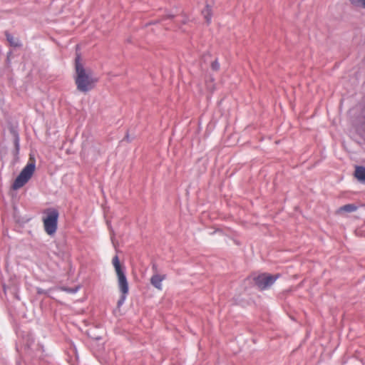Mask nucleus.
<instances>
[{
	"label": "nucleus",
	"instance_id": "7ed1b4c3",
	"mask_svg": "<svg viewBox=\"0 0 365 365\" xmlns=\"http://www.w3.org/2000/svg\"><path fill=\"white\" fill-rule=\"evenodd\" d=\"M46 216L43 219L44 230L48 235H53L57 230L59 213L53 208L46 210Z\"/></svg>",
	"mask_w": 365,
	"mask_h": 365
},
{
	"label": "nucleus",
	"instance_id": "39448f33",
	"mask_svg": "<svg viewBox=\"0 0 365 365\" xmlns=\"http://www.w3.org/2000/svg\"><path fill=\"white\" fill-rule=\"evenodd\" d=\"M278 275H272L267 273H263L255 278V282L256 285L260 289H266L269 288L271 285H272L277 279L278 278Z\"/></svg>",
	"mask_w": 365,
	"mask_h": 365
},
{
	"label": "nucleus",
	"instance_id": "f03ea898",
	"mask_svg": "<svg viewBox=\"0 0 365 365\" xmlns=\"http://www.w3.org/2000/svg\"><path fill=\"white\" fill-rule=\"evenodd\" d=\"M112 264L115 269L118 279V288L121 292V296L118 301V306L120 307L125 302L129 291L128 282L125 275V267L120 264L118 255L113 257Z\"/></svg>",
	"mask_w": 365,
	"mask_h": 365
},
{
	"label": "nucleus",
	"instance_id": "4468645a",
	"mask_svg": "<svg viewBox=\"0 0 365 365\" xmlns=\"http://www.w3.org/2000/svg\"><path fill=\"white\" fill-rule=\"evenodd\" d=\"M78 289H79L78 287H76V288H67L65 290L69 293L74 294V293L77 292Z\"/></svg>",
	"mask_w": 365,
	"mask_h": 365
},
{
	"label": "nucleus",
	"instance_id": "6e6552de",
	"mask_svg": "<svg viewBox=\"0 0 365 365\" xmlns=\"http://www.w3.org/2000/svg\"><path fill=\"white\" fill-rule=\"evenodd\" d=\"M357 210V207L354 204H347L339 208L338 212H353Z\"/></svg>",
	"mask_w": 365,
	"mask_h": 365
},
{
	"label": "nucleus",
	"instance_id": "f8f14e48",
	"mask_svg": "<svg viewBox=\"0 0 365 365\" xmlns=\"http://www.w3.org/2000/svg\"><path fill=\"white\" fill-rule=\"evenodd\" d=\"M211 67L213 70L217 71L220 68V63L217 60L212 63Z\"/></svg>",
	"mask_w": 365,
	"mask_h": 365
},
{
	"label": "nucleus",
	"instance_id": "9d476101",
	"mask_svg": "<svg viewBox=\"0 0 365 365\" xmlns=\"http://www.w3.org/2000/svg\"><path fill=\"white\" fill-rule=\"evenodd\" d=\"M6 39L10 43L11 46H19L20 44L18 42V40H16L15 38L10 34H6Z\"/></svg>",
	"mask_w": 365,
	"mask_h": 365
},
{
	"label": "nucleus",
	"instance_id": "1a4fd4ad",
	"mask_svg": "<svg viewBox=\"0 0 365 365\" xmlns=\"http://www.w3.org/2000/svg\"><path fill=\"white\" fill-rule=\"evenodd\" d=\"M202 14L206 20L207 24L211 22L212 14H211V8L207 5L204 10L202 11Z\"/></svg>",
	"mask_w": 365,
	"mask_h": 365
},
{
	"label": "nucleus",
	"instance_id": "20e7f679",
	"mask_svg": "<svg viewBox=\"0 0 365 365\" xmlns=\"http://www.w3.org/2000/svg\"><path fill=\"white\" fill-rule=\"evenodd\" d=\"M35 168L36 165L34 163H28L14 180L13 184L14 189L16 190L23 187L31 178Z\"/></svg>",
	"mask_w": 365,
	"mask_h": 365
},
{
	"label": "nucleus",
	"instance_id": "0eeeda50",
	"mask_svg": "<svg viewBox=\"0 0 365 365\" xmlns=\"http://www.w3.org/2000/svg\"><path fill=\"white\" fill-rule=\"evenodd\" d=\"M354 177L359 182L365 185V167L359 165L356 166Z\"/></svg>",
	"mask_w": 365,
	"mask_h": 365
},
{
	"label": "nucleus",
	"instance_id": "423d86ee",
	"mask_svg": "<svg viewBox=\"0 0 365 365\" xmlns=\"http://www.w3.org/2000/svg\"><path fill=\"white\" fill-rule=\"evenodd\" d=\"M165 279V275L154 274L150 279L151 284L159 290L162 289V282Z\"/></svg>",
	"mask_w": 365,
	"mask_h": 365
},
{
	"label": "nucleus",
	"instance_id": "ddd939ff",
	"mask_svg": "<svg viewBox=\"0 0 365 365\" xmlns=\"http://www.w3.org/2000/svg\"><path fill=\"white\" fill-rule=\"evenodd\" d=\"M14 145H15V148H16V150H19L20 145H19V137L18 135H16V136H15Z\"/></svg>",
	"mask_w": 365,
	"mask_h": 365
},
{
	"label": "nucleus",
	"instance_id": "9b49d317",
	"mask_svg": "<svg viewBox=\"0 0 365 365\" xmlns=\"http://www.w3.org/2000/svg\"><path fill=\"white\" fill-rule=\"evenodd\" d=\"M349 1L354 6L365 8V0H349Z\"/></svg>",
	"mask_w": 365,
	"mask_h": 365
},
{
	"label": "nucleus",
	"instance_id": "f257e3e1",
	"mask_svg": "<svg viewBox=\"0 0 365 365\" xmlns=\"http://www.w3.org/2000/svg\"><path fill=\"white\" fill-rule=\"evenodd\" d=\"M76 78L75 82L77 89L83 93L92 90L98 78L95 77L90 69H86L80 61V57L77 56L75 61Z\"/></svg>",
	"mask_w": 365,
	"mask_h": 365
}]
</instances>
